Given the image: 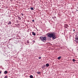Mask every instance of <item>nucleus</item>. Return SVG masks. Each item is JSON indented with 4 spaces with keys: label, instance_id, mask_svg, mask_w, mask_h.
Wrapping results in <instances>:
<instances>
[{
    "label": "nucleus",
    "instance_id": "7ed1b4c3",
    "mask_svg": "<svg viewBox=\"0 0 78 78\" xmlns=\"http://www.w3.org/2000/svg\"><path fill=\"white\" fill-rule=\"evenodd\" d=\"M64 27H65V28H67V27H69V26H68V25L67 24H65Z\"/></svg>",
    "mask_w": 78,
    "mask_h": 78
},
{
    "label": "nucleus",
    "instance_id": "a878e982",
    "mask_svg": "<svg viewBox=\"0 0 78 78\" xmlns=\"http://www.w3.org/2000/svg\"><path fill=\"white\" fill-rule=\"evenodd\" d=\"M73 31H75V29H73Z\"/></svg>",
    "mask_w": 78,
    "mask_h": 78
},
{
    "label": "nucleus",
    "instance_id": "2eb2a0df",
    "mask_svg": "<svg viewBox=\"0 0 78 78\" xmlns=\"http://www.w3.org/2000/svg\"><path fill=\"white\" fill-rule=\"evenodd\" d=\"M30 9L31 10H34V9L33 7L30 8Z\"/></svg>",
    "mask_w": 78,
    "mask_h": 78
},
{
    "label": "nucleus",
    "instance_id": "39448f33",
    "mask_svg": "<svg viewBox=\"0 0 78 78\" xmlns=\"http://www.w3.org/2000/svg\"><path fill=\"white\" fill-rule=\"evenodd\" d=\"M45 65H44L41 67V68H42V69H44V68H45Z\"/></svg>",
    "mask_w": 78,
    "mask_h": 78
},
{
    "label": "nucleus",
    "instance_id": "f8f14e48",
    "mask_svg": "<svg viewBox=\"0 0 78 78\" xmlns=\"http://www.w3.org/2000/svg\"><path fill=\"white\" fill-rule=\"evenodd\" d=\"M61 57L60 56L58 58V60H60V59H61Z\"/></svg>",
    "mask_w": 78,
    "mask_h": 78
},
{
    "label": "nucleus",
    "instance_id": "cd10ccee",
    "mask_svg": "<svg viewBox=\"0 0 78 78\" xmlns=\"http://www.w3.org/2000/svg\"><path fill=\"white\" fill-rule=\"evenodd\" d=\"M30 41H32V40H30Z\"/></svg>",
    "mask_w": 78,
    "mask_h": 78
},
{
    "label": "nucleus",
    "instance_id": "9b49d317",
    "mask_svg": "<svg viewBox=\"0 0 78 78\" xmlns=\"http://www.w3.org/2000/svg\"><path fill=\"white\" fill-rule=\"evenodd\" d=\"M46 67H48V66H49V64H46Z\"/></svg>",
    "mask_w": 78,
    "mask_h": 78
},
{
    "label": "nucleus",
    "instance_id": "dca6fc26",
    "mask_svg": "<svg viewBox=\"0 0 78 78\" xmlns=\"http://www.w3.org/2000/svg\"><path fill=\"white\" fill-rule=\"evenodd\" d=\"M73 62H75L76 61V60H75V59H73Z\"/></svg>",
    "mask_w": 78,
    "mask_h": 78
},
{
    "label": "nucleus",
    "instance_id": "ddd939ff",
    "mask_svg": "<svg viewBox=\"0 0 78 78\" xmlns=\"http://www.w3.org/2000/svg\"><path fill=\"white\" fill-rule=\"evenodd\" d=\"M37 73V74H41V73L40 72H36Z\"/></svg>",
    "mask_w": 78,
    "mask_h": 78
},
{
    "label": "nucleus",
    "instance_id": "9d476101",
    "mask_svg": "<svg viewBox=\"0 0 78 78\" xmlns=\"http://www.w3.org/2000/svg\"><path fill=\"white\" fill-rule=\"evenodd\" d=\"M18 19L20 20H21V18L19 16H18Z\"/></svg>",
    "mask_w": 78,
    "mask_h": 78
},
{
    "label": "nucleus",
    "instance_id": "6ab92c4d",
    "mask_svg": "<svg viewBox=\"0 0 78 78\" xmlns=\"http://www.w3.org/2000/svg\"><path fill=\"white\" fill-rule=\"evenodd\" d=\"M8 78V76H6L5 77H4V78Z\"/></svg>",
    "mask_w": 78,
    "mask_h": 78
},
{
    "label": "nucleus",
    "instance_id": "a211bd4d",
    "mask_svg": "<svg viewBox=\"0 0 78 78\" xmlns=\"http://www.w3.org/2000/svg\"><path fill=\"white\" fill-rule=\"evenodd\" d=\"M75 41L76 42V43H77V44H78V41H76L75 40Z\"/></svg>",
    "mask_w": 78,
    "mask_h": 78
},
{
    "label": "nucleus",
    "instance_id": "4468645a",
    "mask_svg": "<svg viewBox=\"0 0 78 78\" xmlns=\"http://www.w3.org/2000/svg\"><path fill=\"white\" fill-rule=\"evenodd\" d=\"M30 78H33V76L32 75H31L30 76Z\"/></svg>",
    "mask_w": 78,
    "mask_h": 78
},
{
    "label": "nucleus",
    "instance_id": "f3484780",
    "mask_svg": "<svg viewBox=\"0 0 78 78\" xmlns=\"http://www.w3.org/2000/svg\"><path fill=\"white\" fill-rule=\"evenodd\" d=\"M27 44H29V43H30V42H29V41H27Z\"/></svg>",
    "mask_w": 78,
    "mask_h": 78
},
{
    "label": "nucleus",
    "instance_id": "aec40b11",
    "mask_svg": "<svg viewBox=\"0 0 78 78\" xmlns=\"http://www.w3.org/2000/svg\"><path fill=\"white\" fill-rule=\"evenodd\" d=\"M38 59H41V57H40L38 58Z\"/></svg>",
    "mask_w": 78,
    "mask_h": 78
},
{
    "label": "nucleus",
    "instance_id": "b1692460",
    "mask_svg": "<svg viewBox=\"0 0 78 78\" xmlns=\"http://www.w3.org/2000/svg\"><path fill=\"white\" fill-rule=\"evenodd\" d=\"M2 73V72L1 71H0V74Z\"/></svg>",
    "mask_w": 78,
    "mask_h": 78
},
{
    "label": "nucleus",
    "instance_id": "412c9836",
    "mask_svg": "<svg viewBox=\"0 0 78 78\" xmlns=\"http://www.w3.org/2000/svg\"><path fill=\"white\" fill-rule=\"evenodd\" d=\"M21 15H22V16H23V13H21Z\"/></svg>",
    "mask_w": 78,
    "mask_h": 78
},
{
    "label": "nucleus",
    "instance_id": "1a4fd4ad",
    "mask_svg": "<svg viewBox=\"0 0 78 78\" xmlns=\"http://www.w3.org/2000/svg\"><path fill=\"white\" fill-rule=\"evenodd\" d=\"M32 34L33 35H34V36H35L36 35V34L35 33H34V32H32Z\"/></svg>",
    "mask_w": 78,
    "mask_h": 78
},
{
    "label": "nucleus",
    "instance_id": "0eeeda50",
    "mask_svg": "<svg viewBox=\"0 0 78 78\" xmlns=\"http://www.w3.org/2000/svg\"><path fill=\"white\" fill-rule=\"evenodd\" d=\"M4 74H7V73H8V71H5L4 72Z\"/></svg>",
    "mask_w": 78,
    "mask_h": 78
},
{
    "label": "nucleus",
    "instance_id": "20e7f679",
    "mask_svg": "<svg viewBox=\"0 0 78 78\" xmlns=\"http://www.w3.org/2000/svg\"><path fill=\"white\" fill-rule=\"evenodd\" d=\"M75 36L76 37L75 38L76 40V41H78V37L77 36V35H75Z\"/></svg>",
    "mask_w": 78,
    "mask_h": 78
},
{
    "label": "nucleus",
    "instance_id": "4be33fe9",
    "mask_svg": "<svg viewBox=\"0 0 78 78\" xmlns=\"http://www.w3.org/2000/svg\"><path fill=\"white\" fill-rule=\"evenodd\" d=\"M32 22H34V20H32Z\"/></svg>",
    "mask_w": 78,
    "mask_h": 78
},
{
    "label": "nucleus",
    "instance_id": "423d86ee",
    "mask_svg": "<svg viewBox=\"0 0 78 78\" xmlns=\"http://www.w3.org/2000/svg\"><path fill=\"white\" fill-rule=\"evenodd\" d=\"M52 19L54 20H56V17L55 16L53 17Z\"/></svg>",
    "mask_w": 78,
    "mask_h": 78
},
{
    "label": "nucleus",
    "instance_id": "f257e3e1",
    "mask_svg": "<svg viewBox=\"0 0 78 78\" xmlns=\"http://www.w3.org/2000/svg\"><path fill=\"white\" fill-rule=\"evenodd\" d=\"M48 37L50 38L52 37L53 40H54V39H55V38H56V37L53 33H49L48 35Z\"/></svg>",
    "mask_w": 78,
    "mask_h": 78
},
{
    "label": "nucleus",
    "instance_id": "f03ea898",
    "mask_svg": "<svg viewBox=\"0 0 78 78\" xmlns=\"http://www.w3.org/2000/svg\"><path fill=\"white\" fill-rule=\"evenodd\" d=\"M40 39L41 40L42 42H46V40H47L46 37H40Z\"/></svg>",
    "mask_w": 78,
    "mask_h": 78
},
{
    "label": "nucleus",
    "instance_id": "bb28decb",
    "mask_svg": "<svg viewBox=\"0 0 78 78\" xmlns=\"http://www.w3.org/2000/svg\"><path fill=\"white\" fill-rule=\"evenodd\" d=\"M76 10L77 11H78V10H77V9H76Z\"/></svg>",
    "mask_w": 78,
    "mask_h": 78
},
{
    "label": "nucleus",
    "instance_id": "6e6552de",
    "mask_svg": "<svg viewBox=\"0 0 78 78\" xmlns=\"http://www.w3.org/2000/svg\"><path fill=\"white\" fill-rule=\"evenodd\" d=\"M11 23H12L11 22V21H9V23H8V25H11Z\"/></svg>",
    "mask_w": 78,
    "mask_h": 78
},
{
    "label": "nucleus",
    "instance_id": "393cba45",
    "mask_svg": "<svg viewBox=\"0 0 78 78\" xmlns=\"http://www.w3.org/2000/svg\"><path fill=\"white\" fill-rule=\"evenodd\" d=\"M16 22H19V21L17 20L16 21Z\"/></svg>",
    "mask_w": 78,
    "mask_h": 78
},
{
    "label": "nucleus",
    "instance_id": "5701e85b",
    "mask_svg": "<svg viewBox=\"0 0 78 78\" xmlns=\"http://www.w3.org/2000/svg\"><path fill=\"white\" fill-rule=\"evenodd\" d=\"M33 43H34L35 42V41H33Z\"/></svg>",
    "mask_w": 78,
    "mask_h": 78
}]
</instances>
